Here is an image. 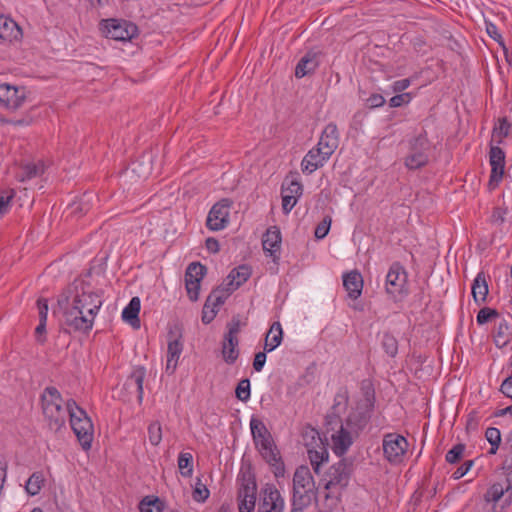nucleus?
I'll list each match as a JSON object with an SVG mask.
<instances>
[{
	"mask_svg": "<svg viewBox=\"0 0 512 512\" xmlns=\"http://www.w3.org/2000/svg\"><path fill=\"white\" fill-rule=\"evenodd\" d=\"M319 51H308L298 62L295 68V76L297 78H303L309 74L314 73L320 64Z\"/></svg>",
	"mask_w": 512,
	"mask_h": 512,
	"instance_id": "20",
	"label": "nucleus"
},
{
	"mask_svg": "<svg viewBox=\"0 0 512 512\" xmlns=\"http://www.w3.org/2000/svg\"><path fill=\"white\" fill-rule=\"evenodd\" d=\"M235 394L240 401L247 402L250 399V381L242 379L236 387Z\"/></svg>",
	"mask_w": 512,
	"mask_h": 512,
	"instance_id": "42",
	"label": "nucleus"
},
{
	"mask_svg": "<svg viewBox=\"0 0 512 512\" xmlns=\"http://www.w3.org/2000/svg\"><path fill=\"white\" fill-rule=\"evenodd\" d=\"M330 155H325L323 149L316 146L308 151L301 162V169L303 173L312 174L318 168L322 167Z\"/></svg>",
	"mask_w": 512,
	"mask_h": 512,
	"instance_id": "18",
	"label": "nucleus"
},
{
	"mask_svg": "<svg viewBox=\"0 0 512 512\" xmlns=\"http://www.w3.org/2000/svg\"><path fill=\"white\" fill-rule=\"evenodd\" d=\"M284 500L274 485L267 484L260 492L258 512H283ZM290 512H302L301 507H293Z\"/></svg>",
	"mask_w": 512,
	"mask_h": 512,
	"instance_id": "12",
	"label": "nucleus"
},
{
	"mask_svg": "<svg viewBox=\"0 0 512 512\" xmlns=\"http://www.w3.org/2000/svg\"><path fill=\"white\" fill-rule=\"evenodd\" d=\"M352 474V463L341 459L330 467L325 477V498L330 502V508L336 506L339 495L349 483Z\"/></svg>",
	"mask_w": 512,
	"mask_h": 512,
	"instance_id": "4",
	"label": "nucleus"
},
{
	"mask_svg": "<svg viewBox=\"0 0 512 512\" xmlns=\"http://www.w3.org/2000/svg\"><path fill=\"white\" fill-rule=\"evenodd\" d=\"M510 488V484L505 488L501 483H494L486 492L485 494V500L487 502H498L502 496L504 495L505 491H507Z\"/></svg>",
	"mask_w": 512,
	"mask_h": 512,
	"instance_id": "37",
	"label": "nucleus"
},
{
	"mask_svg": "<svg viewBox=\"0 0 512 512\" xmlns=\"http://www.w3.org/2000/svg\"><path fill=\"white\" fill-rule=\"evenodd\" d=\"M485 437L491 445V447L488 451V454H490V455L496 454V452L499 448V445L501 443L500 430L495 427H489L485 432Z\"/></svg>",
	"mask_w": 512,
	"mask_h": 512,
	"instance_id": "35",
	"label": "nucleus"
},
{
	"mask_svg": "<svg viewBox=\"0 0 512 512\" xmlns=\"http://www.w3.org/2000/svg\"><path fill=\"white\" fill-rule=\"evenodd\" d=\"M232 511V505L229 503H223L218 508L217 512H231Z\"/></svg>",
	"mask_w": 512,
	"mask_h": 512,
	"instance_id": "64",
	"label": "nucleus"
},
{
	"mask_svg": "<svg viewBox=\"0 0 512 512\" xmlns=\"http://www.w3.org/2000/svg\"><path fill=\"white\" fill-rule=\"evenodd\" d=\"M282 195V209L285 214H288L294 206L297 204L298 199H296L294 196H288L286 194Z\"/></svg>",
	"mask_w": 512,
	"mask_h": 512,
	"instance_id": "51",
	"label": "nucleus"
},
{
	"mask_svg": "<svg viewBox=\"0 0 512 512\" xmlns=\"http://www.w3.org/2000/svg\"><path fill=\"white\" fill-rule=\"evenodd\" d=\"M308 457L315 472L318 473L320 465L328 459V452L324 446H320L319 450L308 449Z\"/></svg>",
	"mask_w": 512,
	"mask_h": 512,
	"instance_id": "34",
	"label": "nucleus"
},
{
	"mask_svg": "<svg viewBox=\"0 0 512 512\" xmlns=\"http://www.w3.org/2000/svg\"><path fill=\"white\" fill-rule=\"evenodd\" d=\"M228 332L225 336L231 337L232 339H238V334L241 330L242 323L238 318H232V320L228 323Z\"/></svg>",
	"mask_w": 512,
	"mask_h": 512,
	"instance_id": "49",
	"label": "nucleus"
},
{
	"mask_svg": "<svg viewBox=\"0 0 512 512\" xmlns=\"http://www.w3.org/2000/svg\"><path fill=\"white\" fill-rule=\"evenodd\" d=\"M303 193V186L294 176L287 177L281 189V194H286L288 196H294L296 199H299Z\"/></svg>",
	"mask_w": 512,
	"mask_h": 512,
	"instance_id": "31",
	"label": "nucleus"
},
{
	"mask_svg": "<svg viewBox=\"0 0 512 512\" xmlns=\"http://www.w3.org/2000/svg\"><path fill=\"white\" fill-rule=\"evenodd\" d=\"M430 142L426 134H420L410 143V152L405 159V165L409 169H418L429 161Z\"/></svg>",
	"mask_w": 512,
	"mask_h": 512,
	"instance_id": "10",
	"label": "nucleus"
},
{
	"mask_svg": "<svg viewBox=\"0 0 512 512\" xmlns=\"http://www.w3.org/2000/svg\"><path fill=\"white\" fill-rule=\"evenodd\" d=\"M384 103H385V98L382 95H380V94H372L367 99V104L371 108L381 107V106L384 105Z\"/></svg>",
	"mask_w": 512,
	"mask_h": 512,
	"instance_id": "56",
	"label": "nucleus"
},
{
	"mask_svg": "<svg viewBox=\"0 0 512 512\" xmlns=\"http://www.w3.org/2000/svg\"><path fill=\"white\" fill-rule=\"evenodd\" d=\"M477 427H478V415H477V412L472 411L468 415L467 428L475 430V429H477Z\"/></svg>",
	"mask_w": 512,
	"mask_h": 512,
	"instance_id": "60",
	"label": "nucleus"
},
{
	"mask_svg": "<svg viewBox=\"0 0 512 512\" xmlns=\"http://www.w3.org/2000/svg\"><path fill=\"white\" fill-rule=\"evenodd\" d=\"M368 416L360 412H352L346 420V424L341 425L339 430L331 435L332 449L335 454L342 456L353 443V435L365 427Z\"/></svg>",
	"mask_w": 512,
	"mask_h": 512,
	"instance_id": "5",
	"label": "nucleus"
},
{
	"mask_svg": "<svg viewBox=\"0 0 512 512\" xmlns=\"http://www.w3.org/2000/svg\"><path fill=\"white\" fill-rule=\"evenodd\" d=\"M140 512H162L163 504L159 498L145 497L139 504Z\"/></svg>",
	"mask_w": 512,
	"mask_h": 512,
	"instance_id": "38",
	"label": "nucleus"
},
{
	"mask_svg": "<svg viewBox=\"0 0 512 512\" xmlns=\"http://www.w3.org/2000/svg\"><path fill=\"white\" fill-rule=\"evenodd\" d=\"M257 486L255 481L249 476H243L239 480L238 488V510L239 512H252L256 504Z\"/></svg>",
	"mask_w": 512,
	"mask_h": 512,
	"instance_id": "14",
	"label": "nucleus"
},
{
	"mask_svg": "<svg viewBox=\"0 0 512 512\" xmlns=\"http://www.w3.org/2000/svg\"><path fill=\"white\" fill-rule=\"evenodd\" d=\"M239 339H232L228 336H224L222 343V356L227 364H233L236 362L239 356L238 350Z\"/></svg>",
	"mask_w": 512,
	"mask_h": 512,
	"instance_id": "28",
	"label": "nucleus"
},
{
	"mask_svg": "<svg viewBox=\"0 0 512 512\" xmlns=\"http://www.w3.org/2000/svg\"><path fill=\"white\" fill-rule=\"evenodd\" d=\"M499 130H500L501 133H503L504 136L508 135L509 124L506 121V119H502L500 121Z\"/></svg>",
	"mask_w": 512,
	"mask_h": 512,
	"instance_id": "63",
	"label": "nucleus"
},
{
	"mask_svg": "<svg viewBox=\"0 0 512 512\" xmlns=\"http://www.w3.org/2000/svg\"><path fill=\"white\" fill-rule=\"evenodd\" d=\"M42 411L48 427L52 431H59L66 423L68 401L63 406V399L55 387H47L41 396Z\"/></svg>",
	"mask_w": 512,
	"mask_h": 512,
	"instance_id": "3",
	"label": "nucleus"
},
{
	"mask_svg": "<svg viewBox=\"0 0 512 512\" xmlns=\"http://www.w3.org/2000/svg\"><path fill=\"white\" fill-rule=\"evenodd\" d=\"M42 172H43L42 164L29 163V164H26L22 168V173H21V175H19V174L17 175V179L18 180L20 179L21 181H25L27 179H31V178L38 176Z\"/></svg>",
	"mask_w": 512,
	"mask_h": 512,
	"instance_id": "39",
	"label": "nucleus"
},
{
	"mask_svg": "<svg viewBox=\"0 0 512 512\" xmlns=\"http://www.w3.org/2000/svg\"><path fill=\"white\" fill-rule=\"evenodd\" d=\"M206 248L212 253H217L219 251V242L215 238H208L206 240Z\"/></svg>",
	"mask_w": 512,
	"mask_h": 512,
	"instance_id": "62",
	"label": "nucleus"
},
{
	"mask_svg": "<svg viewBox=\"0 0 512 512\" xmlns=\"http://www.w3.org/2000/svg\"><path fill=\"white\" fill-rule=\"evenodd\" d=\"M102 304L100 295L79 280H75L58 298L63 322L73 331L91 330Z\"/></svg>",
	"mask_w": 512,
	"mask_h": 512,
	"instance_id": "1",
	"label": "nucleus"
},
{
	"mask_svg": "<svg viewBox=\"0 0 512 512\" xmlns=\"http://www.w3.org/2000/svg\"><path fill=\"white\" fill-rule=\"evenodd\" d=\"M132 171L136 173L139 177L146 178L151 172V167L147 165L145 168H142L141 162L136 161L132 165Z\"/></svg>",
	"mask_w": 512,
	"mask_h": 512,
	"instance_id": "55",
	"label": "nucleus"
},
{
	"mask_svg": "<svg viewBox=\"0 0 512 512\" xmlns=\"http://www.w3.org/2000/svg\"><path fill=\"white\" fill-rule=\"evenodd\" d=\"M500 391L512 399V376L507 377L501 384Z\"/></svg>",
	"mask_w": 512,
	"mask_h": 512,
	"instance_id": "58",
	"label": "nucleus"
},
{
	"mask_svg": "<svg viewBox=\"0 0 512 512\" xmlns=\"http://www.w3.org/2000/svg\"><path fill=\"white\" fill-rule=\"evenodd\" d=\"M339 145V133L335 123H329L322 131L317 144L325 155H332Z\"/></svg>",
	"mask_w": 512,
	"mask_h": 512,
	"instance_id": "19",
	"label": "nucleus"
},
{
	"mask_svg": "<svg viewBox=\"0 0 512 512\" xmlns=\"http://www.w3.org/2000/svg\"><path fill=\"white\" fill-rule=\"evenodd\" d=\"M283 330L280 322H274L265 337L264 350L266 352H272L282 342Z\"/></svg>",
	"mask_w": 512,
	"mask_h": 512,
	"instance_id": "26",
	"label": "nucleus"
},
{
	"mask_svg": "<svg viewBox=\"0 0 512 512\" xmlns=\"http://www.w3.org/2000/svg\"><path fill=\"white\" fill-rule=\"evenodd\" d=\"M141 302L139 297H133L129 304L122 311V318L130 323L131 325H135L137 323V327L139 326V318L138 314L140 312Z\"/></svg>",
	"mask_w": 512,
	"mask_h": 512,
	"instance_id": "30",
	"label": "nucleus"
},
{
	"mask_svg": "<svg viewBox=\"0 0 512 512\" xmlns=\"http://www.w3.org/2000/svg\"><path fill=\"white\" fill-rule=\"evenodd\" d=\"M44 482H45V478H44V475L42 472H34L27 480L26 482V485H25V489H26V492L31 495V496H35L37 495L43 485H44Z\"/></svg>",
	"mask_w": 512,
	"mask_h": 512,
	"instance_id": "32",
	"label": "nucleus"
},
{
	"mask_svg": "<svg viewBox=\"0 0 512 512\" xmlns=\"http://www.w3.org/2000/svg\"><path fill=\"white\" fill-rule=\"evenodd\" d=\"M412 97L410 93H401L393 96L389 100V105L391 107H400L403 104H408L411 101Z\"/></svg>",
	"mask_w": 512,
	"mask_h": 512,
	"instance_id": "50",
	"label": "nucleus"
},
{
	"mask_svg": "<svg viewBox=\"0 0 512 512\" xmlns=\"http://www.w3.org/2000/svg\"><path fill=\"white\" fill-rule=\"evenodd\" d=\"M232 292H228L227 291V286L226 284H224L222 287L214 290L207 298V301L209 303H211V305L213 307H216L218 308L219 306H221L225 300L227 299V297L231 294Z\"/></svg>",
	"mask_w": 512,
	"mask_h": 512,
	"instance_id": "36",
	"label": "nucleus"
},
{
	"mask_svg": "<svg viewBox=\"0 0 512 512\" xmlns=\"http://www.w3.org/2000/svg\"><path fill=\"white\" fill-rule=\"evenodd\" d=\"M464 451H465V445L457 444L446 453L445 459L450 464L457 463L458 461L461 460Z\"/></svg>",
	"mask_w": 512,
	"mask_h": 512,
	"instance_id": "44",
	"label": "nucleus"
},
{
	"mask_svg": "<svg viewBox=\"0 0 512 512\" xmlns=\"http://www.w3.org/2000/svg\"><path fill=\"white\" fill-rule=\"evenodd\" d=\"M70 425L84 450L91 448L93 424L87 413L72 399L68 400Z\"/></svg>",
	"mask_w": 512,
	"mask_h": 512,
	"instance_id": "6",
	"label": "nucleus"
},
{
	"mask_svg": "<svg viewBox=\"0 0 512 512\" xmlns=\"http://www.w3.org/2000/svg\"><path fill=\"white\" fill-rule=\"evenodd\" d=\"M411 82L409 79H401L397 80L392 85V90L395 93H400L404 90H406L410 86Z\"/></svg>",
	"mask_w": 512,
	"mask_h": 512,
	"instance_id": "57",
	"label": "nucleus"
},
{
	"mask_svg": "<svg viewBox=\"0 0 512 512\" xmlns=\"http://www.w3.org/2000/svg\"><path fill=\"white\" fill-rule=\"evenodd\" d=\"M473 464H474V462L472 460H468V461L464 462L460 467H458L453 472V475H452L453 478L456 480L462 478L464 475H466L468 473V471L471 469Z\"/></svg>",
	"mask_w": 512,
	"mask_h": 512,
	"instance_id": "52",
	"label": "nucleus"
},
{
	"mask_svg": "<svg viewBox=\"0 0 512 512\" xmlns=\"http://www.w3.org/2000/svg\"><path fill=\"white\" fill-rule=\"evenodd\" d=\"M409 443L407 439L398 433H386L382 439V449L384 458L390 464H400L404 461L408 451Z\"/></svg>",
	"mask_w": 512,
	"mask_h": 512,
	"instance_id": "8",
	"label": "nucleus"
},
{
	"mask_svg": "<svg viewBox=\"0 0 512 512\" xmlns=\"http://www.w3.org/2000/svg\"><path fill=\"white\" fill-rule=\"evenodd\" d=\"M382 346L385 352L390 356L394 357L398 351L397 340L390 334H385L382 340Z\"/></svg>",
	"mask_w": 512,
	"mask_h": 512,
	"instance_id": "43",
	"label": "nucleus"
},
{
	"mask_svg": "<svg viewBox=\"0 0 512 512\" xmlns=\"http://www.w3.org/2000/svg\"><path fill=\"white\" fill-rule=\"evenodd\" d=\"M489 162L491 165V175L489 179L490 189H495L504 175L505 169V153L497 146H493L489 152Z\"/></svg>",
	"mask_w": 512,
	"mask_h": 512,
	"instance_id": "17",
	"label": "nucleus"
},
{
	"mask_svg": "<svg viewBox=\"0 0 512 512\" xmlns=\"http://www.w3.org/2000/svg\"><path fill=\"white\" fill-rule=\"evenodd\" d=\"M332 219L330 216H325L323 220L316 226L314 235L317 239H323L328 234L331 227Z\"/></svg>",
	"mask_w": 512,
	"mask_h": 512,
	"instance_id": "45",
	"label": "nucleus"
},
{
	"mask_svg": "<svg viewBox=\"0 0 512 512\" xmlns=\"http://www.w3.org/2000/svg\"><path fill=\"white\" fill-rule=\"evenodd\" d=\"M37 308L39 314V321L47 322L48 315V303L46 299H39L37 301Z\"/></svg>",
	"mask_w": 512,
	"mask_h": 512,
	"instance_id": "54",
	"label": "nucleus"
},
{
	"mask_svg": "<svg viewBox=\"0 0 512 512\" xmlns=\"http://www.w3.org/2000/svg\"><path fill=\"white\" fill-rule=\"evenodd\" d=\"M145 377V369L143 367L136 368L126 380L125 386L128 389H135L138 400L141 402L143 398V381Z\"/></svg>",
	"mask_w": 512,
	"mask_h": 512,
	"instance_id": "29",
	"label": "nucleus"
},
{
	"mask_svg": "<svg viewBox=\"0 0 512 512\" xmlns=\"http://www.w3.org/2000/svg\"><path fill=\"white\" fill-rule=\"evenodd\" d=\"M27 98L25 87L13 86L7 83L0 84V106L14 111L21 108Z\"/></svg>",
	"mask_w": 512,
	"mask_h": 512,
	"instance_id": "13",
	"label": "nucleus"
},
{
	"mask_svg": "<svg viewBox=\"0 0 512 512\" xmlns=\"http://www.w3.org/2000/svg\"><path fill=\"white\" fill-rule=\"evenodd\" d=\"M347 399H348V397H347L346 391H341V392L337 393V395L335 396L334 407L337 408L340 405L345 406L347 403Z\"/></svg>",
	"mask_w": 512,
	"mask_h": 512,
	"instance_id": "61",
	"label": "nucleus"
},
{
	"mask_svg": "<svg viewBox=\"0 0 512 512\" xmlns=\"http://www.w3.org/2000/svg\"><path fill=\"white\" fill-rule=\"evenodd\" d=\"M250 430L255 447L262 458L274 468L276 476L282 475L284 467L281 461L280 452L264 422L259 418L252 416L250 419Z\"/></svg>",
	"mask_w": 512,
	"mask_h": 512,
	"instance_id": "2",
	"label": "nucleus"
},
{
	"mask_svg": "<svg viewBox=\"0 0 512 512\" xmlns=\"http://www.w3.org/2000/svg\"><path fill=\"white\" fill-rule=\"evenodd\" d=\"M251 270L248 266L241 265L238 268L233 269L226 279V286L228 292L237 290L242 284H244L250 277Z\"/></svg>",
	"mask_w": 512,
	"mask_h": 512,
	"instance_id": "25",
	"label": "nucleus"
},
{
	"mask_svg": "<svg viewBox=\"0 0 512 512\" xmlns=\"http://www.w3.org/2000/svg\"><path fill=\"white\" fill-rule=\"evenodd\" d=\"M498 316V313L495 309L492 308H482L478 314H477V323L482 325L490 321L492 318H495Z\"/></svg>",
	"mask_w": 512,
	"mask_h": 512,
	"instance_id": "46",
	"label": "nucleus"
},
{
	"mask_svg": "<svg viewBox=\"0 0 512 512\" xmlns=\"http://www.w3.org/2000/svg\"><path fill=\"white\" fill-rule=\"evenodd\" d=\"M209 497V490L207 487L200 482L196 483L193 490V499L197 502H204Z\"/></svg>",
	"mask_w": 512,
	"mask_h": 512,
	"instance_id": "47",
	"label": "nucleus"
},
{
	"mask_svg": "<svg viewBox=\"0 0 512 512\" xmlns=\"http://www.w3.org/2000/svg\"><path fill=\"white\" fill-rule=\"evenodd\" d=\"M14 195L15 192L13 189L5 190L0 193V218L8 212Z\"/></svg>",
	"mask_w": 512,
	"mask_h": 512,
	"instance_id": "41",
	"label": "nucleus"
},
{
	"mask_svg": "<svg viewBox=\"0 0 512 512\" xmlns=\"http://www.w3.org/2000/svg\"><path fill=\"white\" fill-rule=\"evenodd\" d=\"M46 331V322L39 321L38 326L35 329L36 339L40 343H44L46 338L44 336V333Z\"/></svg>",
	"mask_w": 512,
	"mask_h": 512,
	"instance_id": "59",
	"label": "nucleus"
},
{
	"mask_svg": "<svg viewBox=\"0 0 512 512\" xmlns=\"http://www.w3.org/2000/svg\"><path fill=\"white\" fill-rule=\"evenodd\" d=\"M386 293L395 301L403 299L408 294L407 273L402 265L393 263L386 275Z\"/></svg>",
	"mask_w": 512,
	"mask_h": 512,
	"instance_id": "9",
	"label": "nucleus"
},
{
	"mask_svg": "<svg viewBox=\"0 0 512 512\" xmlns=\"http://www.w3.org/2000/svg\"><path fill=\"white\" fill-rule=\"evenodd\" d=\"M363 277L357 270L350 271L343 275V286L352 300L358 299L362 294Z\"/></svg>",
	"mask_w": 512,
	"mask_h": 512,
	"instance_id": "21",
	"label": "nucleus"
},
{
	"mask_svg": "<svg viewBox=\"0 0 512 512\" xmlns=\"http://www.w3.org/2000/svg\"><path fill=\"white\" fill-rule=\"evenodd\" d=\"M148 437L151 445L158 446L162 441V427L157 421L148 426Z\"/></svg>",
	"mask_w": 512,
	"mask_h": 512,
	"instance_id": "40",
	"label": "nucleus"
},
{
	"mask_svg": "<svg viewBox=\"0 0 512 512\" xmlns=\"http://www.w3.org/2000/svg\"><path fill=\"white\" fill-rule=\"evenodd\" d=\"M265 363H266V351L264 350L263 352L256 353L254 356V360H253V369L256 372H260V371H262Z\"/></svg>",
	"mask_w": 512,
	"mask_h": 512,
	"instance_id": "53",
	"label": "nucleus"
},
{
	"mask_svg": "<svg viewBox=\"0 0 512 512\" xmlns=\"http://www.w3.org/2000/svg\"><path fill=\"white\" fill-rule=\"evenodd\" d=\"M102 32L117 41H130L138 34V27L125 20L107 19L102 22Z\"/></svg>",
	"mask_w": 512,
	"mask_h": 512,
	"instance_id": "11",
	"label": "nucleus"
},
{
	"mask_svg": "<svg viewBox=\"0 0 512 512\" xmlns=\"http://www.w3.org/2000/svg\"><path fill=\"white\" fill-rule=\"evenodd\" d=\"M315 482L307 466H300L296 469L293 477L294 506L296 503L304 505L310 502L314 495Z\"/></svg>",
	"mask_w": 512,
	"mask_h": 512,
	"instance_id": "7",
	"label": "nucleus"
},
{
	"mask_svg": "<svg viewBox=\"0 0 512 512\" xmlns=\"http://www.w3.org/2000/svg\"><path fill=\"white\" fill-rule=\"evenodd\" d=\"M217 314V308L213 307L211 303H209L207 300L204 304L203 311H202V322L205 324H209L213 319L215 318Z\"/></svg>",
	"mask_w": 512,
	"mask_h": 512,
	"instance_id": "48",
	"label": "nucleus"
},
{
	"mask_svg": "<svg viewBox=\"0 0 512 512\" xmlns=\"http://www.w3.org/2000/svg\"><path fill=\"white\" fill-rule=\"evenodd\" d=\"M281 241L282 238L279 228L276 226L268 228L262 239L264 251L269 253L273 258H276L281 248Z\"/></svg>",
	"mask_w": 512,
	"mask_h": 512,
	"instance_id": "23",
	"label": "nucleus"
},
{
	"mask_svg": "<svg viewBox=\"0 0 512 512\" xmlns=\"http://www.w3.org/2000/svg\"><path fill=\"white\" fill-rule=\"evenodd\" d=\"M206 273V268L198 262L189 264L185 273V285L191 301L199 298L200 283Z\"/></svg>",
	"mask_w": 512,
	"mask_h": 512,
	"instance_id": "16",
	"label": "nucleus"
},
{
	"mask_svg": "<svg viewBox=\"0 0 512 512\" xmlns=\"http://www.w3.org/2000/svg\"><path fill=\"white\" fill-rule=\"evenodd\" d=\"M231 201L222 199L214 204L207 217V227L213 231L224 229L229 223Z\"/></svg>",
	"mask_w": 512,
	"mask_h": 512,
	"instance_id": "15",
	"label": "nucleus"
},
{
	"mask_svg": "<svg viewBox=\"0 0 512 512\" xmlns=\"http://www.w3.org/2000/svg\"><path fill=\"white\" fill-rule=\"evenodd\" d=\"M183 351V343L179 338L170 339L167 346L166 372L172 375L178 365L179 358Z\"/></svg>",
	"mask_w": 512,
	"mask_h": 512,
	"instance_id": "24",
	"label": "nucleus"
},
{
	"mask_svg": "<svg viewBox=\"0 0 512 512\" xmlns=\"http://www.w3.org/2000/svg\"><path fill=\"white\" fill-rule=\"evenodd\" d=\"M488 294V284L484 273H478L473 281L472 296L477 304L484 303Z\"/></svg>",
	"mask_w": 512,
	"mask_h": 512,
	"instance_id": "27",
	"label": "nucleus"
},
{
	"mask_svg": "<svg viewBox=\"0 0 512 512\" xmlns=\"http://www.w3.org/2000/svg\"><path fill=\"white\" fill-rule=\"evenodd\" d=\"M22 37L19 25L9 17L0 15V39L6 42L18 41Z\"/></svg>",
	"mask_w": 512,
	"mask_h": 512,
	"instance_id": "22",
	"label": "nucleus"
},
{
	"mask_svg": "<svg viewBox=\"0 0 512 512\" xmlns=\"http://www.w3.org/2000/svg\"><path fill=\"white\" fill-rule=\"evenodd\" d=\"M178 468L183 477L193 474V456L189 452H181L178 456Z\"/></svg>",
	"mask_w": 512,
	"mask_h": 512,
	"instance_id": "33",
	"label": "nucleus"
}]
</instances>
